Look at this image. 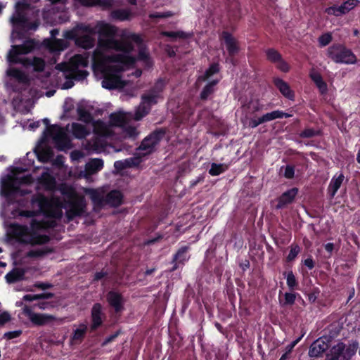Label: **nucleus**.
I'll return each instance as SVG.
<instances>
[{
    "mask_svg": "<svg viewBox=\"0 0 360 360\" xmlns=\"http://www.w3.org/2000/svg\"><path fill=\"white\" fill-rule=\"evenodd\" d=\"M97 32L99 34L98 47L104 50H115L131 53L134 50V45L126 39H116L117 28L116 26L106 22H101L97 26Z\"/></svg>",
    "mask_w": 360,
    "mask_h": 360,
    "instance_id": "nucleus-1",
    "label": "nucleus"
},
{
    "mask_svg": "<svg viewBox=\"0 0 360 360\" xmlns=\"http://www.w3.org/2000/svg\"><path fill=\"white\" fill-rule=\"evenodd\" d=\"M359 342L355 340L346 346L342 341L331 347L326 354L325 360H351L356 354Z\"/></svg>",
    "mask_w": 360,
    "mask_h": 360,
    "instance_id": "nucleus-2",
    "label": "nucleus"
},
{
    "mask_svg": "<svg viewBox=\"0 0 360 360\" xmlns=\"http://www.w3.org/2000/svg\"><path fill=\"white\" fill-rule=\"evenodd\" d=\"M326 56L336 63L354 64L356 57L354 53L345 45L333 44L327 49Z\"/></svg>",
    "mask_w": 360,
    "mask_h": 360,
    "instance_id": "nucleus-3",
    "label": "nucleus"
},
{
    "mask_svg": "<svg viewBox=\"0 0 360 360\" xmlns=\"http://www.w3.org/2000/svg\"><path fill=\"white\" fill-rule=\"evenodd\" d=\"M43 122L46 126L44 134L52 137L59 150H63L69 146L70 141L62 127L58 124H50L48 118L43 119Z\"/></svg>",
    "mask_w": 360,
    "mask_h": 360,
    "instance_id": "nucleus-4",
    "label": "nucleus"
},
{
    "mask_svg": "<svg viewBox=\"0 0 360 360\" xmlns=\"http://www.w3.org/2000/svg\"><path fill=\"white\" fill-rule=\"evenodd\" d=\"M166 133L167 129L165 128L156 129L143 139L137 150L145 151L141 154L143 156L151 154L155 151V147L164 139Z\"/></svg>",
    "mask_w": 360,
    "mask_h": 360,
    "instance_id": "nucleus-5",
    "label": "nucleus"
},
{
    "mask_svg": "<svg viewBox=\"0 0 360 360\" xmlns=\"http://www.w3.org/2000/svg\"><path fill=\"white\" fill-rule=\"evenodd\" d=\"M86 201L84 197L77 196L71 200H65L64 208L67 209L65 216L68 221H72L76 217H81L86 210Z\"/></svg>",
    "mask_w": 360,
    "mask_h": 360,
    "instance_id": "nucleus-6",
    "label": "nucleus"
},
{
    "mask_svg": "<svg viewBox=\"0 0 360 360\" xmlns=\"http://www.w3.org/2000/svg\"><path fill=\"white\" fill-rule=\"evenodd\" d=\"M23 313L36 326H44L56 320V316L51 314L34 313L27 306L23 308Z\"/></svg>",
    "mask_w": 360,
    "mask_h": 360,
    "instance_id": "nucleus-7",
    "label": "nucleus"
},
{
    "mask_svg": "<svg viewBox=\"0 0 360 360\" xmlns=\"http://www.w3.org/2000/svg\"><path fill=\"white\" fill-rule=\"evenodd\" d=\"M105 317L103 305L99 302L95 303L91 309V331H96L98 328L101 327Z\"/></svg>",
    "mask_w": 360,
    "mask_h": 360,
    "instance_id": "nucleus-8",
    "label": "nucleus"
},
{
    "mask_svg": "<svg viewBox=\"0 0 360 360\" xmlns=\"http://www.w3.org/2000/svg\"><path fill=\"white\" fill-rule=\"evenodd\" d=\"M30 231L29 228L26 225H21L18 223H12L8 227L10 238L21 244H24L23 241H26Z\"/></svg>",
    "mask_w": 360,
    "mask_h": 360,
    "instance_id": "nucleus-9",
    "label": "nucleus"
},
{
    "mask_svg": "<svg viewBox=\"0 0 360 360\" xmlns=\"http://www.w3.org/2000/svg\"><path fill=\"white\" fill-rule=\"evenodd\" d=\"M106 300L115 314H120L124 310V298L120 292L110 290L106 295Z\"/></svg>",
    "mask_w": 360,
    "mask_h": 360,
    "instance_id": "nucleus-10",
    "label": "nucleus"
},
{
    "mask_svg": "<svg viewBox=\"0 0 360 360\" xmlns=\"http://www.w3.org/2000/svg\"><path fill=\"white\" fill-rule=\"evenodd\" d=\"M111 70L110 69L109 72L105 74L102 81V86L109 90L123 87L124 82L122 81L121 76L117 73L111 72Z\"/></svg>",
    "mask_w": 360,
    "mask_h": 360,
    "instance_id": "nucleus-11",
    "label": "nucleus"
},
{
    "mask_svg": "<svg viewBox=\"0 0 360 360\" xmlns=\"http://www.w3.org/2000/svg\"><path fill=\"white\" fill-rule=\"evenodd\" d=\"M220 39L224 41L229 57H234L240 51L238 41L228 31H223Z\"/></svg>",
    "mask_w": 360,
    "mask_h": 360,
    "instance_id": "nucleus-12",
    "label": "nucleus"
},
{
    "mask_svg": "<svg viewBox=\"0 0 360 360\" xmlns=\"http://www.w3.org/2000/svg\"><path fill=\"white\" fill-rule=\"evenodd\" d=\"M298 188L293 187L283 193L277 199L276 210H281L293 202L298 194Z\"/></svg>",
    "mask_w": 360,
    "mask_h": 360,
    "instance_id": "nucleus-13",
    "label": "nucleus"
},
{
    "mask_svg": "<svg viewBox=\"0 0 360 360\" xmlns=\"http://www.w3.org/2000/svg\"><path fill=\"white\" fill-rule=\"evenodd\" d=\"M17 191L15 186V179L8 174L1 181L0 193L6 199L11 198Z\"/></svg>",
    "mask_w": 360,
    "mask_h": 360,
    "instance_id": "nucleus-14",
    "label": "nucleus"
},
{
    "mask_svg": "<svg viewBox=\"0 0 360 360\" xmlns=\"http://www.w3.org/2000/svg\"><path fill=\"white\" fill-rule=\"evenodd\" d=\"M111 54L107 56L106 60L110 63H120L125 66H131L135 64L136 59L134 56H130V53Z\"/></svg>",
    "mask_w": 360,
    "mask_h": 360,
    "instance_id": "nucleus-15",
    "label": "nucleus"
},
{
    "mask_svg": "<svg viewBox=\"0 0 360 360\" xmlns=\"http://www.w3.org/2000/svg\"><path fill=\"white\" fill-rule=\"evenodd\" d=\"M62 70L65 75V78L68 79L82 81L89 75V72L86 70H79L77 66L65 65V68Z\"/></svg>",
    "mask_w": 360,
    "mask_h": 360,
    "instance_id": "nucleus-16",
    "label": "nucleus"
},
{
    "mask_svg": "<svg viewBox=\"0 0 360 360\" xmlns=\"http://www.w3.org/2000/svg\"><path fill=\"white\" fill-rule=\"evenodd\" d=\"M51 240L49 236L46 234H40L37 231H30L26 241H23L25 245H30L32 246L42 245L47 244Z\"/></svg>",
    "mask_w": 360,
    "mask_h": 360,
    "instance_id": "nucleus-17",
    "label": "nucleus"
},
{
    "mask_svg": "<svg viewBox=\"0 0 360 360\" xmlns=\"http://www.w3.org/2000/svg\"><path fill=\"white\" fill-rule=\"evenodd\" d=\"M273 82L285 98L290 101L295 100V92L291 89L290 85L286 82L279 77H276L273 79Z\"/></svg>",
    "mask_w": 360,
    "mask_h": 360,
    "instance_id": "nucleus-18",
    "label": "nucleus"
},
{
    "mask_svg": "<svg viewBox=\"0 0 360 360\" xmlns=\"http://www.w3.org/2000/svg\"><path fill=\"white\" fill-rule=\"evenodd\" d=\"M328 347V344L324 340L318 339L310 345L308 354L311 358L321 357Z\"/></svg>",
    "mask_w": 360,
    "mask_h": 360,
    "instance_id": "nucleus-19",
    "label": "nucleus"
},
{
    "mask_svg": "<svg viewBox=\"0 0 360 360\" xmlns=\"http://www.w3.org/2000/svg\"><path fill=\"white\" fill-rule=\"evenodd\" d=\"M31 203L32 205H37L39 210L43 213H46L51 207V200L41 193L33 195L31 199Z\"/></svg>",
    "mask_w": 360,
    "mask_h": 360,
    "instance_id": "nucleus-20",
    "label": "nucleus"
},
{
    "mask_svg": "<svg viewBox=\"0 0 360 360\" xmlns=\"http://www.w3.org/2000/svg\"><path fill=\"white\" fill-rule=\"evenodd\" d=\"M123 194L118 190L110 191L105 197V204L117 207L122 204Z\"/></svg>",
    "mask_w": 360,
    "mask_h": 360,
    "instance_id": "nucleus-21",
    "label": "nucleus"
},
{
    "mask_svg": "<svg viewBox=\"0 0 360 360\" xmlns=\"http://www.w3.org/2000/svg\"><path fill=\"white\" fill-rule=\"evenodd\" d=\"M26 271L22 268H13L5 276L8 283H15L25 280Z\"/></svg>",
    "mask_w": 360,
    "mask_h": 360,
    "instance_id": "nucleus-22",
    "label": "nucleus"
},
{
    "mask_svg": "<svg viewBox=\"0 0 360 360\" xmlns=\"http://www.w3.org/2000/svg\"><path fill=\"white\" fill-rule=\"evenodd\" d=\"M104 166L102 159L92 158L85 165V172L89 175H92L101 171Z\"/></svg>",
    "mask_w": 360,
    "mask_h": 360,
    "instance_id": "nucleus-23",
    "label": "nucleus"
},
{
    "mask_svg": "<svg viewBox=\"0 0 360 360\" xmlns=\"http://www.w3.org/2000/svg\"><path fill=\"white\" fill-rule=\"evenodd\" d=\"M7 75L10 77L15 79L19 83L28 85L30 84V79L28 76L22 70L13 68H9L7 72Z\"/></svg>",
    "mask_w": 360,
    "mask_h": 360,
    "instance_id": "nucleus-24",
    "label": "nucleus"
},
{
    "mask_svg": "<svg viewBox=\"0 0 360 360\" xmlns=\"http://www.w3.org/2000/svg\"><path fill=\"white\" fill-rule=\"evenodd\" d=\"M344 179L345 176L342 173H340L338 176L335 175L332 178L328 188V192L330 198H333L335 195L338 189L340 188Z\"/></svg>",
    "mask_w": 360,
    "mask_h": 360,
    "instance_id": "nucleus-25",
    "label": "nucleus"
},
{
    "mask_svg": "<svg viewBox=\"0 0 360 360\" xmlns=\"http://www.w3.org/2000/svg\"><path fill=\"white\" fill-rule=\"evenodd\" d=\"M88 330L87 325L85 323H80L79 328L74 330L72 335L70 337L71 342L74 343H80L85 338Z\"/></svg>",
    "mask_w": 360,
    "mask_h": 360,
    "instance_id": "nucleus-26",
    "label": "nucleus"
},
{
    "mask_svg": "<svg viewBox=\"0 0 360 360\" xmlns=\"http://www.w3.org/2000/svg\"><path fill=\"white\" fill-rule=\"evenodd\" d=\"M75 44L84 49H90L95 45V39L89 34L79 36Z\"/></svg>",
    "mask_w": 360,
    "mask_h": 360,
    "instance_id": "nucleus-27",
    "label": "nucleus"
},
{
    "mask_svg": "<svg viewBox=\"0 0 360 360\" xmlns=\"http://www.w3.org/2000/svg\"><path fill=\"white\" fill-rule=\"evenodd\" d=\"M292 115L287 112H284L282 110H274L271 112H267L262 116L264 122H267L276 119H281L283 117L288 118L292 117Z\"/></svg>",
    "mask_w": 360,
    "mask_h": 360,
    "instance_id": "nucleus-28",
    "label": "nucleus"
},
{
    "mask_svg": "<svg viewBox=\"0 0 360 360\" xmlns=\"http://www.w3.org/2000/svg\"><path fill=\"white\" fill-rule=\"evenodd\" d=\"M167 84V81L164 78H159L154 85L148 90L158 98H162V94Z\"/></svg>",
    "mask_w": 360,
    "mask_h": 360,
    "instance_id": "nucleus-29",
    "label": "nucleus"
},
{
    "mask_svg": "<svg viewBox=\"0 0 360 360\" xmlns=\"http://www.w3.org/2000/svg\"><path fill=\"white\" fill-rule=\"evenodd\" d=\"M189 246L185 245L181 247L173 256V262H178L181 264H184L185 262L188 260V251Z\"/></svg>",
    "mask_w": 360,
    "mask_h": 360,
    "instance_id": "nucleus-30",
    "label": "nucleus"
},
{
    "mask_svg": "<svg viewBox=\"0 0 360 360\" xmlns=\"http://www.w3.org/2000/svg\"><path fill=\"white\" fill-rule=\"evenodd\" d=\"M53 248L51 247H44L34 250H30L27 252V256L30 258L42 257L48 254L53 252Z\"/></svg>",
    "mask_w": 360,
    "mask_h": 360,
    "instance_id": "nucleus-31",
    "label": "nucleus"
},
{
    "mask_svg": "<svg viewBox=\"0 0 360 360\" xmlns=\"http://www.w3.org/2000/svg\"><path fill=\"white\" fill-rule=\"evenodd\" d=\"M110 16L114 20L120 21H124L129 20L131 16V13L128 9H115L111 12Z\"/></svg>",
    "mask_w": 360,
    "mask_h": 360,
    "instance_id": "nucleus-32",
    "label": "nucleus"
},
{
    "mask_svg": "<svg viewBox=\"0 0 360 360\" xmlns=\"http://www.w3.org/2000/svg\"><path fill=\"white\" fill-rule=\"evenodd\" d=\"M219 80L214 79L207 83L200 92V98L202 101H205L214 91V86L218 84Z\"/></svg>",
    "mask_w": 360,
    "mask_h": 360,
    "instance_id": "nucleus-33",
    "label": "nucleus"
},
{
    "mask_svg": "<svg viewBox=\"0 0 360 360\" xmlns=\"http://www.w3.org/2000/svg\"><path fill=\"white\" fill-rule=\"evenodd\" d=\"M72 133L75 138L79 139L85 138L88 134L86 127L77 122L72 124Z\"/></svg>",
    "mask_w": 360,
    "mask_h": 360,
    "instance_id": "nucleus-34",
    "label": "nucleus"
},
{
    "mask_svg": "<svg viewBox=\"0 0 360 360\" xmlns=\"http://www.w3.org/2000/svg\"><path fill=\"white\" fill-rule=\"evenodd\" d=\"M283 274H286V283L290 291L300 290L299 282L292 271H289L288 273L284 272Z\"/></svg>",
    "mask_w": 360,
    "mask_h": 360,
    "instance_id": "nucleus-35",
    "label": "nucleus"
},
{
    "mask_svg": "<svg viewBox=\"0 0 360 360\" xmlns=\"http://www.w3.org/2000/svg\"><path fill=\"white\" fill-rule=\"evenodd\" d=\"M60 191L63 195L68 198V200H71L78 196L75 188L65 184L61 185Z\"/></svg>",
    "mask_w": 360,
    "mask_h": 360,
    "instance_id": "nucleus-36",
    "label": "nucleus"
},
{
    "mask_svg": "<svg viewBox=\"0 0 360 360\" xmlns=\"http://www.w3.org/2000/svg\"><path fill=\"white\" fill-rule=\"evenodd\" d=\"M110 122L112 126H122L125 122V116L120 112H113L110 115Z\"/></svg>",
    "mask_w": 360,
    "mask_h": 360,
    "instance_id": "nucleus-37",
    "label": "nucleus"
},
{
    "mask_svg": "<svg viewBox=\"0 0 360 360\" xmlns=\"http://www.w3.org/2000/svg\"><path fill=\"white\" fill-rule=\"evenodd\" d=\"M292 292L293 291L285 292L284 294L283 300L279 299V302L281 307L292 306L295 304L297 295H299V294Z\"/></svg>",
    "mask_w": 360,
    "mask_h": 360,
    "instance_id": "nucleus-38",
    "label": "nucleus"
},
{
    "mask_svg": "<svg viewBox=\"0 0 360 360\" xmlns=\"http://www.w3.org/2000/svg\"><path fill=\"white\" fill-rule=\"evenodd\" d=\"M91 199L96 207H102L105 204V197L97 191L96 190H92L91 191Z\"/></svg>",
    "mask_w": 360,
    "mask_h": 360,
    "instance_id": "nucleus-39",
    "label": "nucleus"
},
{
    "mask_svg": "<svg viewBox=\"0 0 360 360\" xmlns=\"http://www.w3.org/2000/svg\"><path fill=\"white\" fill-rule=\"evenodd\" d=\"M266 59L272 63H276L281 60L282 55L275 49L269 48L265 51Z\"/></svg>",
    "mask_w": 360,
    "mask_h": 360,
    "instance_id": "nucleus-40",
    "label": "nucleus"
},
{
    "mask_svg": "<svg viewBox=\"0 0 360 360\" xmlns=\"http://www.w3.org/2000/svg\"><path fill=\"white\" fill-rule=\"evenodd\" d=\"M359 4V0H347L340 6L339 11L342 15L346 14Z\"/></svg>",
    "mask_w": 360,
    "mask_h": 360,
    "instance_id": "nucleus-41",
    "label": "nucleus"
},
{
    "mask_svg": "<svg viewBox=\"0 0 360 360\" xmlns=\"http://www.w3.org/2000/svg\"><path fill=\"white\" fill-rule=\"evenodd\" d=\"M158 98L155 95L153 94L150 91L144 94L141 96V101L143 104H146L151 108L152 105H156L158 102Z\"/></svg>",
    "mask_w": 360,
    "mask_h": 360,
    "instance_id": "nucleus-42",
    "label": "nucleus"
},
{
    "mask_svg": "<svg viewBox=\"0 0 360 360\" xmlns=\"http://www.w3.org/2000/svg\"><path fill=\"white\" fill-rule=\"evenodd\" d=\"M150 109L151 108L150 106L146 104H143V103L141 101L135 112V119L136 120H141L150 112Z\"/></svg>",
    "mask_w": 360,
    "mask_h": 360,
    "instance_id": "nucleus-43",
    "label": "nucleus"
},
{
    "mask_svg": "<svg viewBox=\"0 0 360 360\" xmlns=\"http://www.w3.org/2000/svg\"><path fill=\"white\" fill-rule=\"evenodd\" d=\"M228 169V166L224 164L212 163L209 169V174L211 176H218L224 172Z\"/></svg>",
    "mask_w": 360,
    "mask_h": 360,
    "instance_id": "nucleus-44",
    "label": "nucleus"
},
{
    "mask_svg": "<svg viewBox=\"0 0 360 360\" xmlns=\"http://www.w3.org/2000/svg\"><path fill=\"white\" fill-rule=\"evenodd\" d=\"M320 135H321V131L313 128H305L299 134L300 137L302 139H310Z\"/></svg>",
    "mask_w": 360,
    "mask_h": 360,
    "instance_id": "nucleus-45",
    "label": "nucleus"
},
{
    "mask_svg": "<svg viewBox=\"0 0 360 360\" xmlns=\"http://www.w3.org/2000/svg\"><path fill=\"white\" fill-rule=\"evenodd\" d=\"M79 120L85 123H90L93 120L91 114L86 109L79 107L77 110Z\"/></svg>",
    "mask_w": 360,
    "mask_h": 360,
    "instance_id": "nucleus-46",
    "label": "nucleus"
},
{
    "mask_svg": "<svg viewBox=\"0 0 360 360\" xmlns=\"http://www.w3.org/2000/svg\"><path fill=\"white\" fill-rule=\"evenodd\" d=\"M162 36L169 37L174 39L177 38L179 39H186L188 37V34L183 31H164L162 32Z\"/></svg>",
    "mask_w": 360,
    "mask_h": 360,
    "instance_id": "nucleus-47",
    "label": "nucleus"
},
{
    "mask_svg": "<svg viewBox=\"0 0 360 360\" xmlns=\"http://www.w3.org/2000/svg\"><path fill=\"white\" fill-rule=\"evenodd\" d=\"M30 65L36 72H42L45 68V62L44 59L39 57H34Z\"/></svg>",
    "mask_w": 360,
    "mask_h": 360,
    "instance_id": "nucleus-48",
    "label": "nucleus"
},
{
    "mask_svg": "<svg viewBox=\"0 0 360 360\" xmlns=\"http://www.w3.org/2000/svg\"><path fill=\"white\" fill-rule=\"evenodd\" d=\"M219 65L217 63H212L210 67L206 70L204 74V79H207L212 75L219 72Z\"/></svg>",
    "mask_w": 360,
    "mask_h": 360,
    "instance_id": "nucleus-49",
    "label": "nucleus"
},
{
    "mask_svg": "<svg viewBox=\"0 0 360 360\" xmlns=\"http://www.w3.org/2000/svg\"><path fill=\"white\" fill-rule=\"evenodd\" d=\"M53 153L50 148H41L37 152V156L40 161L46 162L52 156Z\"/></svg>",
    "mask_w": 360,
    "mask_h": 360,
    "instance_id": "nucleus-50",
    "label": "nucleus"
},
{
    "mask_svg": "<svg viewBox=\"0 0 360 360\" xmlns=\"http://www.w3.org/2000/svg\"><path fill=\"white\" fill-rule=\"evenodd\" d=\"M127 168L139 167L141 162L142 158L141 155L134 156L132 158L125 159Z\"/></svg>",
    "mask_w": 360,
    "mask_h": 360,
    "instance_id": "nucleus-51",
    "label": "nucleus"
},
{
    "mask_svg": "<svg viewBox=\"0 0 360 360\" xmlns=\"http://www.w3.org/2000/svg\"><path fill=\"white\" fill-rule=\"evenodd\" d=\"M333 39L332 34L330 32L324 33L321 34L319 39V43L321 47L328 45Z\"/></svg>",
    "mask_w": 360,
    "mask_h": 360,
    "instance_id": "nucleus-52",
    "label": "nucleus"
},
{
    "mask_svg": "<svg viewBox=\"0 0 360 360\" xmlns=\"http://www.w3.org/2000/svg\"><path fill=\"white\" fill-rule=\"evenodd\" d=\"M300 251V248L297 245H292L290 246V250L286 257L288 262L293 261L298 255Z\"/></svg>",
    "mask_w": 360,
    "mask_h": 360,
    "instance_id": "nucleus-53",
    "label": "nucleus"
},
{
    "mask_svg": "<svg viewBox=\"0 0 360 360\" xmlns=\"http://www.w3.org/2000/svg\"><path fill=\"white\" fill-rule=\"evenodd\" d=\"M13 24H16L20 26H26L28 23L27 18L23 15L18 14L16 17L12 18Z\"/></svg>",
    "mask_w": 360,
    "mask_h": 360,
    "instance_id": "nucleus-54",
    "label": "nucleus"
},
{
    "mask_svg": "<svg viewBox=\"0 0 360 360\" xmlns=\"http://www.w3.org/2000/svg\"><path fill=\"white\" fill-rule=\"evenodd\" d=\"M276 68L283 72H288L290 70V66L286 61H285L283 58H281V60H278L276 63Z\"/></svg>",
    "mask_w": 360,
    "mask_h": 360,
    "instance_id": "nucleus-55",
    "label": "nucleus"
},
{
    "mask_svg": "<svg viewBox=\"0 0 360 360\" xmlns=\"http://www.w3.org/2000/svg\"><path fill=\"white\" fill-rule=\"evenodd\" d=\"M340 6H337L335 5L329 6L326 8L325 12L330 15L340 16L342 15V13L339 11Z\"/></svg>",
    "mask_w": 360,
    "mask_h": 360,
    "instance_id": "nucleus-56",
    "label": "nucleus"
},
{
    "mask_svg": "<svg viewBox=\"0 0 360 360\" xmlns=\"http://www.w3.org/2000/svg\"><path fill=\"white\" fill-rule=\"evenodd\" d=\"M172 13L171 11H167V12H155L153 13H151L150 15V18H167L171 16H172Z\"/></svg>",
    "mask_w": 360,
    "mask_h": 360,
    "instance_id": "nucleus-57",
    "label": "nucleus"
},
{
    "mask_svg": "<svg viewBox=\"0 0 360 360\" xmlns=\"http://www.w3.org/2000/svg\"><path fill=\"white\" fill-rule=\"evenodd\" d=\"M22 334V330H17L13 331H8L4 333V338L6 340H12L18 338Z\"/></svg>",
    "mask_w": 360,
    "mask_h": 360,
    "instance_id": "nucleus-58",
    "label": "nucleus"
},
{
    "mask_svg": "<svg viewBox=\"0 0 360 360\" xmlns=\"http://www.w3.org/2000/svg\"><path fill=\"white\" fill-rule=\"evenodd\" d=\"M295 176V167L288 165L285 168L284 176L286 179H291Z\"/></svg>",
    "mask_w": 360,
    "mask_h": 360,
    "instance_id": "nucleus-59",
    "label": "nucleus"
},
{
    "mask_svg": "<svg viewBox=\"0 0 360 360\" xmlns=\"http://www.w3.org/2000/svg\"><path fill=\"white\" fill-rule=\"evenodd\" d=\"M304 335H302L301 336H300L299 338H297V339H295V340H293L291 343H290L289 345H288L286 347H285V353L288 354H290L293 348L297 345V344H298V342L302 340V337H303Z\"/></svg>",
    "mask_w": 360,
    "mask_h": 360,
    "instance_id": "nucleus-60",
    "label": "nucleus"
},
{
    "mask_svg": "<svg viewBox=\"0 0 360 360\" xmlns=\"http://www.w3.org/2000/svg\"><path fill=\"white\" fill-rule=\"evenodd\" d=\"M121 334V330H118L113 334L107 337L103 342L102 346H105L111 342L114 341Z\"/></svg>",
    "mask_w": 360,
    "mask_h": 360,
    "instance_id": "nucleus-61",
    "label": "nucleus"
},
{
    "mask_svg": "<svg viewBox=\"0 0 360 360\" xmlns=\"http://www.w3.org/2000/svg\"><path fill=\"white\" fill-rule=\"evenodd\" d=\"M66 47L65 42L63 39H57L53 42V48L57 51H63Z\"/></svg>",
    "mask_w": 360,
    "mask_h": 360,
    "instance_id": "nucleus-62",
    "label": "nucleus"
},
{
    "mask_svg": "<svg viewBox=\"0 0 360 360\" xmlns=\"http://www.w3.org/2000/svg\"><path fill=\"white\" fill-rule=\"evenodd\" d=\"M11 319V314L5 311L0 314V325L4 326Z\"/></svg>",
    "mask_w": 360,
    "mask_h": 360,
    "instance_id": "nucleus-63",
    "label": "nucleus"
},
{
    "mask_svg": "<svg viewBox=\"0 0 360 360\" xmlns=\"http://www.w3.org/2000/svg\"><path fill=\"white\" fill-rule=\"evenodd\" d=\"M65 37L68 39L74 40L75 44L76 39L79 37L77 34V31L75 29L66 32L65 34Z\"/></svg>",
    "mask_w": 360,
    "mask_h": 360,
    "instance_id": "nucleus-64",
    "label": "nucleus"
}]
</instances>
